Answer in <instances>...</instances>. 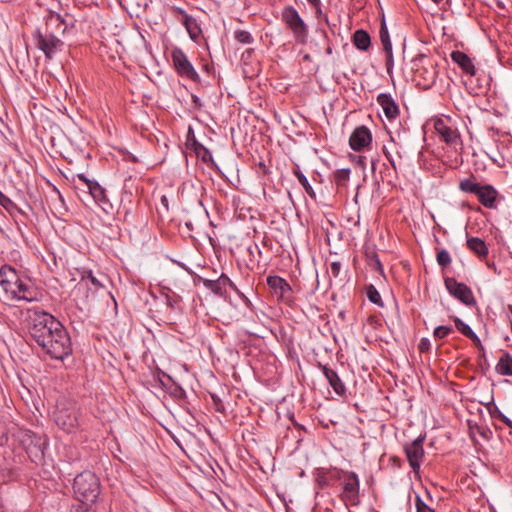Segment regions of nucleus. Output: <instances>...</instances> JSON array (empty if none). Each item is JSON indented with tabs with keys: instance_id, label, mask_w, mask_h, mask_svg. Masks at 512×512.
Here are the masks:
<instances>
[{
	"instance_id": "obj_39",
	"label": "nucleus",
	"mask_w": 512,
	"mask_h": 512,
	"mask_svg": "<svg viewBox=\"0 0 512 512\" xmlns=\"http://www.w3.org/2000/svg\"><path fill=\"white\" fill-rule=\"evenodd\" d=\"M430 347H431V343H430V340L428 338H422L419 341L418 349H419L420 352H427V351L430 350Z\"/></svg>"
},
{
	"instance_id": "obj_29",
	"label": "nucleus",
	"mask_w": 512,
	"mask_h": 512,
	"mask_svg": "<svg viewBox=\"0 0 512 512\" xmlns=\"http://www.w3.org/2000/svg\"><path fill=\"white\" fill-rule=\"evenodd\" d=\"M454 323H455V327L457 328V330L460 333H462L464 336H466L467 338H469L474 333L472 328L468 324L463 322L460 318L455 317Z\"/></svg>"
},
{
	"instance_id": "obj_6",
	"label": "nucleus",
	"mask_w": 512,
	"mask_h": 512,
	"mask_svg": "<svg viewBox=\"0 0 512 512\" xmlns=\"http://www.w3.org/2000/svg\"><path fill=\"white\" fill-rule=\"evenodd\" d=\"M56 425L66 433H73L79 426L78 410L74 403L59 401L53 412Z\"/></svg>"
},
{
	"instance_id": "obj_41",
	"label": "nucleus",
	"mask_w": 512,
	"mask_h": 512,
	"mask_svg": "<svg viewBox=\"0 0 512 512\" xmlns=\"http://www.w3.org/2000/svg\"><path fill=\"white\" fill-rule=\"evenodd\" d=\"M469 339H471L473 341L474 345L478 349H480L482 351L484 350V347H483V345L481 343V340H480V338L477 336V334L475 332L469 337Z\"/></svg>"
},
{
	"instance_id": "obj_11",
	"label": "nucleus",
	"mask_w": 512,
	"mask_h": 512,
	"mask_svg": "<svg viewBox=\"0 0 512 512\" xmlns=\"http://www.w3.org/2000/svg\"><path fill=\"white\" fill-rule=\"evenodd\" d=\"M66 16L67 14L64 16L56 11L47 9L46 14L43 17L44 26L39 27L36 30L47 31L50 34L62 37L69 26Z\"/></svg>"
},
{
	"instance_id": "obj_1",
	"label": "nucleus",
	"mask_w": 512,
	"mask_h": 512,
	"mask_svg": "<svg viewBox=\"0 0 512 512\" xmlns=\"http://www.w3.org/2000/svg\"><path fill=\"white\" fill-rule=\"evenodd\" d=\"M0 286L9 300H37V293L30 281L21 278L11 266L4 265L0 268Z\"/></svg>"
},
{
	"instance_id": "obj_5",
	"label": "nucleus",
	"mask_w": 512,
	"mask_h": 512,
	"mask_svg": "<svg viewBox=\"0 0 512 512\" xmlns=\"http://www.w3.org/2000/svg\"><path fill=\"white\" fill-rule=\"evenodd\" d=\"M73 490L80 502L93 503L99 495V480L94 473L85 471L75 477Z\"/></svg>"
},
{
	"instance_id": "obj_12",
	"label": "nucleus",
	"mask_w": 512,
	"mask_h": 512,
	"mask_svg": "<svg viewBox=\"0 0 512 512\" xmlns=\"http://www.w3.org/2000/svg\"><path fill=\"white\" fill-rule=\"evenodd\" d=\"M444 284L449 294L466 306H472L476 303L472 290L466 284L458 282L452 277L445 278Z\"/></svg>"
},
{
	"instance_id": "obj_26",
	"label": "nucleus",
	"mask_w": 512,
	"mask_h": 512,
	"mask_svg": "<svg viewBox=\"0 0 512 512\" xmlns=\"http://www.w3.org/2000/svg\"><path fill=\"white\" fill-rule=\"evenodd\" d=\"M234 39L241 44H251L254 41L249 31L237 29L234 31Z\"/></svg>"
},
{
	"instance_id": "obj_28",
	"label": "nucleus",
	"mask_w": 512,
	"mask_h": 512,
	"mask_svg": "<svg viewBox=\"0 0 512 512\" xmlns=\"http://www.w3.org/2000/svg\"><path fill=\"white\" fill-rule=\"evenodd\" d=\"M295 175L299 181V183L302 185V187L304 188L305 192L312 198H315L316 194L311 186V184L309 183L307 177L300 171H297L295 172Z\"/></svg>"
},
{
	"instance_id": "obj_43",
	"label": "nucleus",
	"mask_w": 512,
	"mask_h": 512,
	"mask_svg": "<svg viewBox=\"0 0 512 512\" xmlns=\"http://www.w3.org/2000/svg\"><path fill=\"white\" fill-rule=\"evenodd\" d=\"M311 5L317 6L320 4V0H307Z\"/></svg>"
},
{
	"instance_id": "obj_19",
	"label": "nucleus",
	"mask_w": 512,
	"mask_h": 512,
	"mask_svg": "<svg viewBox=\"0 0 512 512\" xmlns=\"http://www.w3.org/2000/svg\"><path fill=\"white\" fill-rule=\"evenodd\" d=\"M322 371L329 385L333 388L334 392L339 396H344L346 393V387L343 381L338 376V373L327 366H323Z\"/></svg>"
},
{
	"instance_id": "obj_35",
	"label": "nucleus",
	"mask_w": 512,
	"mask_h": 512,
	"mask_svg": "<svg viewBox=\"0 0 512 512\" xmlns=\"http://www.w3.org/2000/svg\"><path fill=\"white\" fill-rule=\"evenodd\" d=\"M184 24L186 26L190 38L192 40H196V38L198 37V31H196V26L192 28V24H195L194 20L191 17L186 16Z\"/></svg>"
},
{
	"instance_id": "obj_25",
	"label": "nucleus",
	"mask_w": 512,
	"mask_h": 512,
	"mask_svg": "<svg viewBox=\"0 0 512 512\" xmlns=\"http://www.w3.org/2000/svg\"><path fill=\"white\" fill-rule=\"evenodd\" d=\"M199 281L202 282L203 286L207 290H210L213 294L220 295V296L223 295V291H222L221 286L217 279L210 280V279L200 278Z\"/></svg>"
},
{
	"instance_id": "obj_9",
	"label": "nucleus",
	"mask_w": 512,
	"mask_h": 512,
	"mask_svg": "<svg viewBox=\"0 0 512 512\" xmlns=\"http://www.w3.org/2000/svg\"><path fill=\"white\" fill-rule=\"evenodd\" d=\"M338 479L342 483L341 498L347 505L359 503L360 482L354 472H338Z\"/></svg>"
},
{
	"instance_id": "obj_30",
	"label": "nucleus",
	"mask_w": 512,
	"mask_h": 512,
	"mask_svg": "<svg viewBox=\"0 0 512 512\" xmlns=\"http://www.w3.org/2000/svg\"><path fill=\"white\" fill-rule=\"evenodd\" d=\"M350 172L351 171L349 168H342V169L336 170L334 173V178H335L336 183L338 185L345 184L349 180Z\"/></svg>"
},
{
	"instance_id": "obj_3",
	"label": "nucleus",
	"mask_w": 512,
	"mask_h": 512,
	"mask_svg": "<svg viewBox=\"0 0 512 512\" xmlns=\"http://www.w3.org/2000/svg\"><path fill=\"white\" fill-rule=\"evenodd\" d=\"M459 189L464 193L475 194L478 201L485 208L497 209L500 195L493 185H482L476 182L475 178L471 176L460 180Z\"/></svg>"
},
{
	"instance_id": "obj_42",
	"label": "nucleus",
	"mask_w": 512,
	"mask_h": 512,
	"mask_svg": "<svg viewBox=\"0 0 512 512\" xmlns=\"http://www.w3.org/2000/svg\"><path fill=\"white\" fill-rule=\"evenodd\" d=\"M496 413L498 414V417L509 427L512 428V421L507 417L505 416L502 412H500L499 410L496 411Z\"/></svg>"
},
{
	"instance_id": "obj_45",
	"label": "nucleus",
	"mask_w": 512,
	"mask_h": 512,
	"mask_svg": "<svg viewBox=\"0 0 512 512\" xmlns=\"http://www.w3.org/2000/svg\"><path fill=\"white\" fill-rule=\"evenodd\" d=\"M12 0H1L2 3H8V2H11Z\"/></svg>"
},
{
	"instance_id": "obj_24",
	"label": "nucleus",
	"mask_w": 512,
	"mask_h": 512,
	"mask_svg": "<svg viewBox=\"0 0 512 512\" xmlns=\"http://www.w3.org/2000/svg\"><path fill=\"white\" fill-rule=\"evenodd\" d=\"M415 73H416V77L423 78L424 82L422 85L425 88H429L430 86H432L435 83L436 78H437L436 71L433 68L432 64L430 65V68L417 69Z\"/></svg>"
},
{
	"instance_id": "obj_20",
	"label": "nucleus",
	"mask_w": 512,
	"mask_h": 512,
	"mask_svg": "<svg viewBox=\"0 0 512 512\" xmlns=\"http://www.w3.org/2000/svg\"><path fill=\"white\" fill-rule=\"evenodd\" d=\"M452 60L460 66L466 74L475 75V67L472 60L464 52L454 51L451 54Z\"/></svg>"
},
{
	"instance_id": "obj_18",
	"label": "nucleus",
	"mask_w": 512,
	"mask_h": 512,
	"mask_svg": "<svg viewBox=\"0 0 512 512\" xmlns=\"http://www.w3.org/2000/svg\"><path fill=\"white\" fill-rule=\"evenodd\" d=\"M377 103L389 120H394L398 117L399 107L390 94L380 93L377 96Z\"/></svg>"
},
{
	"instance_id": "obj_40",
	"label": "nucleus",
	"mask_w": 512,
	"mask_h": 512,
	"mask_svg": "<svg viewBox=\"0 0 512 512\" xmlns=\"http://www.w3.org/2000/svg\"><path fill=\"white\" fill-rule=\"evenodd\" d=\"M386 69L387 73L390 74L394 65L392 49L390 52H386Z\"/></svg>"
},
{
	"instance_id": "obj_22",
	"label": "nucleus",
	"mask_w": 512,
	"mask_h": 512,
	"mask_svg": "<svg viewBox=\"0 0 512 512\" xmlns=\"http://www.w3.org/2000/svg\"><path fill=\"white\" fill-rule=\"evenodd\" d=\"M353 44L359 50H368L371 45L370 35L363 29L356 30L353 35Z\"/></svg>"
},
{
	"instance_id": "obj_7",
	"label": "nucleus",
	"mask_w": 512,
	"mask_h": 512,
	"mask_svg": "<svg viewBox=\"0 0 512 512\" xmlns=\"http://www.w3.org/2000/svg\"><path fill=\"white\" fill-rule=\"evenodd\" d=\"M281 19L291 30L297 43H307L308 26L293 6H286L283 8L281 12Z\"/></svg>"
},
{
	"instance_id": "obj_14",
	"label": "nucleus",
	"mask_w": 512,
	"mask_h": 512,
	"mask_svg": "<svg viewBox=\"0 0 512 512\" xmlns=\"http://www.w3.org/2000/svg\"><path fill=\"white\" fill-rule=\"evenodd\" d=\"M79 181H81L88 192L94 199V201L104 210L108 211L111 208V204L107 199L105 189L95 180H91L87 178L84 174L79 173L75 176Z\"/></svg>"
},
{
	"instance_id": "obj_38",
	"label": "nucleus",
	"mask_w": 512,
	"mask_h": 512,
	"mask_svg": "<svg viewBox=\"0 0 512 512\" xmlns=\"http://www.w3.org/2000/svg\"><path fill=\"white\" fill-rule=\"evenodd\" d=\"M340 270H341V263L338 261L332 262L327 269L328 274L333 276L334 278H337L339 276Z\"/></svg>"
},
{
	"instance_id": "obj_33",
	"label": "nucleus",
	"mask_w": 512,
	"mask_h": 512,
	"mask_svg": "<svg viewBox=\"0 0 512 512\" xmlns=\"http://www.w3.org/2000/svg\"><path fill=\"white\" fill-rule=\"evenodd\" d=\"M452 327L440 325L437 326L433 331V336L435 339H443L447 337L452 332Z\"/></svg>"
},
{
	"instance_id": "obj_16",
	"label": "nucleus",
	"mask_w": 512,
	"mask_h": 512,
	"mask_svg": "<svg viewBox=\"0 0 512 512\" xmlns=\"http://www.w3.org/2000/svg\"><path fill=\"white\" fill-rule=\"evenodd\" d=\"M372 142V134L366 126H358L351 133L349 138L350 148L354 151H361Z\"/></svg>"
},
{
	"instance_id": "obj_4",
	"label": "nucleus",
	"mask_w": 512,
	"mask_h": 512,
	"mask_svg": "<svg viewBox=\"0 0 512 512\" xmlns=\"http://www.w3.org/2000/svg\"><path fill=\"white\" fill-rule=\"evenodd\" d=\"M39 346L52 358L59 360H63L72 352L69 334L61 323L54 333Z\"/></svg>"
},
{
	"instance_id": "obj_34",
	"label": "nucleus",
	"mask_w": 512,
	"mask_h": 512,
	"mask_svg": "<svg viewBox=\"0 0 512 512\" xmlns=\"http://www.w3.org/2000/svg\"><path fill=\"white\" fill-rule=\"evenodd\" d=\"M437 263L442 267L451 263V256L447 250L443 249L437 253Z\"/></svg>"
},
{
	"instance_id": "obj_27",
	"label": "nucleus",
	"mask_w": 512,
	"mask_h": 512,
	"mask_svg": "<svg viewBox=\"0 0 512 512\" xmlns=\"http://www.w3.org/2000/svg\"><path fill=\"white\" fill-rule=\"evenodd\" d=\"M380 39H381V43L383 45V48H384L385 52H390V50L392 49V43H391V40H390V36H389V32H388L387 26H386V24L384 22H383V24L381 26V29H380Z\"/></svg>"
},
{
	"instance_id": "obj_10",
	"label": "nucleus",
	"mask_w": 512,
	"mask_h": 512,
	"mask_svg": "<svg viewBox=\"0 0 512 512\" xmlns=\"http://www.w3.org/2000/svg\"><path fill=\"white\" fill-rule=\"evenodd\" d=\"M171 58L173 62V67L180 77L192 81H197L199 79V74L197 73L194 66L189 61L187 55L181 48L174 47L171 50Z\"/></svg>"
},
{
	"instance_id": "obj_17",
	"label": "nucleus",
	"mask_w": 512,
	"mask_h": 512,
	"mask_svg": "<svg viewBox=\"0 0 512 512\" xmlns=\"http://www.w3.org/2000/svg\"><path fill=\"white\" fill-rule=\"evenodd\" d=\"M266 281L272 293L280 299L286 298L291 291L289 283L280 276L270 275Z\"/></svg>"
},
{
	"instance_id": "obj_37",
	"label": "nucleus",
	"mask_w": 512,
	"mask_h": 512,
	"mask_svg": "<svg viewBox=\"0 0 512 512\" xmlns=\"http://www.w3.org/2000/svg\"><path fill=\"white\" fill-rule=\"evenodd\" d=\"M416 512H434L419 495H416L415 499Z\"/></svg>"
},
{
	"instance_id": "obj_21",
	"label": "nucleus",
	"mask_w": 512,
	"mask_h": 512,
	"mask_svg": "<svg viewBox=\"0 0 512 512\" xmlns=\"http://www.w3.org/2000/svg\"><path fill=\"white\" fill-rule=\"evenodd\" d=\"M467 246L479 258H485L488 255V247H487L486 243L481 238H478V237L468 238Z\"/></svg>"
},
{
	"instance_id": "obj_2",
	"label": "nucleus",
	"mask_w": 512,
	"mask_h": 512,
	"mask_svg": "<svg viewBox=\"0 0 512 512\" xmlns=\"http://www.w3.org/2000/svg\"><path fill=\"white\" fill-rule=\"evenodd\" d=\"M26 321L29 333L38 345L45 342L60 324L51 314L38 309H29Z\"/></svg>"
},
{
	"instance_id": "obj_8",
	"label": "nucleus",
	"mask_w": 512,
	"mask_h": 512,
	"mask_svg": "<svg viewBox=\"0 0 512 512\" xmlns=\"http://www.w3.org/2000/svg\"><path fill=\"white\" fill-rule=\"evenodd\" d=\"M36 48L43 52L46 59H53L64 48L62 37L53 35L47 31L36 30L33 34Z\"/></svg>"
},
{
	"instance_id": "obj_36",
	"label": "nucleus",
	"mask_w": 512,
	"mask_h": 512,
	"mask_svg": "<svg viewBox=\"0 0 512 512\" xmlns=\"http://www.w3.org/2000/svg\"><path fill=\"white\" fill-rule=\"evenodd\" d=\"M217 280H218L223 292H224V288L226 286H229L234 291H237L236 285L231 281V279L227 275L221 274V276Z\"/></svg>"
},
{
	"instance_id": "obj_32",
	"label": "nucleus",
	"mask_w": 512,
	"mask_h": 512,
	"mask_svg": "<svg viewBox=\"0 0 512 512\" xmlns=\"http://www.w3.org/2000/svg\"><path fill=\"white\" fill-rule=\"evenodd\" d=\"M81 281L84 282V281H89L91 283V285L95 288V289H99V288H102L103 287V284L92 274L91 271H85L83 272L82 276H81Z\"/></svg>"
},
{
	"instance_id": "obj_13",
	"label": "nucleus",
	"mask_w": 512,
	"mask_h": 512,
	"mask_svg": "<svg viewBox=\"0 0 512 512\" xmlns=\"http://www.w3.org/2000/svg\"><path fill=\"white\" fill-rule=\"evenodd\" d=\"M434 128L437 134L447 145L452 147L455 151L462 149L463 143L456 128L448 125L443 119H437L434 123Z\"/></svg>"
},
{
	"instance_id": "obj_23",
	"label": "nucleus",
	"mask_w": 512,
	"mask_h": 512,
	"mask_svg": "<svg viewBox=\"0 0 512 512\" xmlns=\"http://www.w3.org/2000/svg\"><path fill=\"white\" fill-rule=\"evenodd\" d=\"M495 369L502 376H512V355L504 353L496 364Z\"/></svg>"
},
{
	"instance_id": "obj_15",
	"label": "nucleus",
	"mask_w": 512,
	"mask_h": 512,
	"mask_svg": "<svg viewBox=\"0 0 512 512\" xmlns=\"http://www.w3.org/2000/svg\"><path fill=\"white\" fill-rule=\"evenodd\" d=\"M424 437H418L404 447L409 465L414 472H418L424 458L423 448Z\"/></svg>"
},
{
	"instance_id": "obj_31",
	"label": "nucleus",
	"mask_w": 512,
	"mask_h": 512,
	"mask_svg": "<svg viewBox=\"0 0 512 512\" xmlns=\"http://www.w3.org/2000/svg\"><path fill=\"white\" fill-rule=\"evenodd\" d=\"M366 294L370 302L377 305H382L380 293L373 285L368 286Z\"/></svg>"
},
{
	"instance_id": "obj_44",
	"label": "nucleus",
	"mask_w": 512,
	"mask_h": 512,
	"mask_svg": "<svg viewBox=\"0 0 512 512\" xmlns=\"http://www.w3.org/2000/svg\"><path fill=\"white\" fill-rule=\"evenodd\" d=\"M389 162L391 163V165L395 168V163L392 159H389Z\"/></svg>"
}]
</instances>
